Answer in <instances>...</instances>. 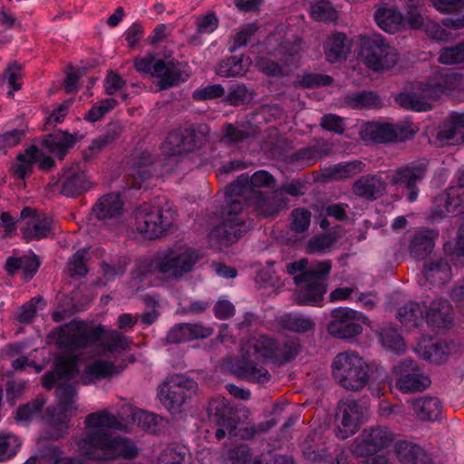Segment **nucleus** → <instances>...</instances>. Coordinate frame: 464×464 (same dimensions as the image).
Segmentation results:
<instances>
[{
	"instance_id": "f257e3e1",
	"label": "nucleus",
	"mask_w": 464,
	"mask_h": 464,
	"mask_svg": "<svg viewBox=\"0 0 464 464\" xmlns=\"http://www.w3.org/2000/svg\"><path fill=\"white\" fill-rule=\"evenodd\" d=\"M276 183L266 170L256 171L252 176L243 173L226 188L225 204L221 208V223L209 233V241L227 246L236 243L253 227L245 200L255 194H263L262 188H271Z\"/></svg>"
},
{
	"instance_id": "f03ea898",
	"label": "nucleus",
	"mask_w": 464,
	"mask_h": 464,
	"mask_svg": "<svg viewBox=\"0 0 464 464\" xmlns=\"http://www.w3.org/2000/svg\"><path fill=\"white\" fill-rule=\"evenodd\" d=\"M299 347L295 341L278 343L267 335H261L242 346L241 358L234 365L235 372L250 382L266 383L271 375L259 363H285L298 353Z\"/></svg>"
},
{
	"instance_id": "7ed1b4c3",
	"label": "nucleus",
	"mask_w": 464,
	"mask_h": 464,
	"mask_svg": "<svg viewBox=\"0 0 464 464\" xmlns=\"http://www.w3.org/2000/svg\"><path fill=\"white\" fill-rule=\"evenodd\" d=\"M75 444L79 455L90 461L130 460L139 454V448L130 439L106 429H85Z\"/></svg>"
},
{
	"instance_id": "20e7f679",
	"label": "nucleus",
	"mask_w": 464,
	"mask_h": 464,
	"mask_svg": "<svg viewBox=\"0 0 464 464\" xmlns=\"http://www.w3.org/2000/svg\"><path fill=\"white\" fill-rule=\"evenodd\" d=\"M207 411L209 420L218 427L215 431L218 440L225 438L227 433L230 438L239 437L242 440H251L256 436L267 433L278 422L273 418L256 424L237 428L240 421L238 411L224 397L210 400Z\"/></svg>"
},
{
	"instance_id": "39448f33",
	"label": "nucleus",
	"mask_w": 464,
	"mask_h": 464,
	"mask_svg": "<svg viewBox=\"0 0 464 464\" xmlns=\"http://www.w3.org/2000/svg\"><path fill=\"white\" fill-rule=\"evenodd\" d=\"M332 269V261L324 260L310 266L306 271L294 277L299 289L294 300L298 305H320L327 291V279Z\"/></svg>"
},
{
	"instance_id": "423d86ee",
	"label": "nucleus",
	"mask_w": 464,
	"mask_h": 464,
	"mask_svg": "<svg viewBox=\"0 0 464 464\" xmlns=\"http://www.w3.org/2000/svg\"><path fill=\"white\" fill-rule=\"evenodd\" d=\"M370 364L354 352L338 353L332 362L334 379L343 388L358 392L370 381Z\"/></svg>"
},
{
	"instance_id": "0eeeda50",
	"label": "nucleus",
	"mask_w": 464,
	"mask_h": 464,
	"mask_svg": "<svg viewBox=\"0 0 464 464\" xmlns=\"http://www.w3.org/2000/svg\"><path fill=\"white\" fill-rule=\"evenodd\" d=\"M456 74H441L429 79L421 88V92H401L395 101L402 108L414 111H427L432 109L430 101H437L442 94L455 88Z\"/></svg>"
},
{
	"instance_id": "6e6552de",
	"label": "nucleus",
	"mask_w": 464,
	"mask_h": 464,
	"mask_svg": "<svg viewBox=\"0 0 464 464\" xmlns=\"http://www.w3.org/2000/svg\"><path fill=\"white\" fill-rule=\"evenodd\" d=\"M135 227L149 239L167 234L174 223V212L169 208L143 203L134 210Z\"/></svg>"
},
{
	"instance_id": "1a4fd4ad",
	"label": "nucleus",
	"mask_w": 464,
	"mask_h": 464,
	"mask_svg": "<svg viewBox=\"0 0 464 464\" xmlns=\"http://www.w3.org/2000/svg\"><path fill=\"white\" fill-rule=\"evenodd\" d=\"M429 168L430 161L427 159L413 160L392 170L387 179L392 186L405 191L407 200L412 203L419 197V185L427 178Z\"/></svg>"
},
{
	"instance_id": "9d476101",
	"label": "nucleus",
	"mask_w": 464,
	"mask_h": 464,
	"mask_svg": "<svg viewBox=\"0 0 464 464\" xmlns=\"http://www.w3.org/2000/svg\"><path fill=\"white\" fill-rule=\"evenodd\" d=\"M360 55L364 64L377 72L391 69L398 62L397 51L381 34L362 36Z\"/></svg>"
},
{
	"instance_id": "9b49d317",
	"label": "nucleus",
	"mask_w": 464,
	"mask_h": 464,
	"mask_svg": "<svg viewBox=\"0 0 464 464\" xmlns=\"http://www.w3.org/2000/svg\"><path fill=\"white\" fill-rule=\"evenodd\" d=\"M198 260V254L193 249L169 248L156 253L157 274L167 280L179 281L192 270Z\"/></svg>"
},
{
	"instance_id": "f8f14e48",
	"label": "nucleus",
	"mask_w": 464,
	"mask_h": 464,
	"mask_svg": "<svg viewBox=\"0 0 464 464\" xmlns=\"http://www.w3.org/2000/svg\"><path fill=\"white\" fill-rule=\"evenodd\" d=\"M208 131V127L204 124L172 130L161 144L162 152L168 157L191 152L206 140Z\"/></svg>"
},
{
	"instance_id": "ddd939ff",
	"label": "nucleus",
	"mask_w": 464,
	"mask_h": 464,
	"mask_svg": "<svg viewBox=\"0 0 464 464\" xmlns=\"http://www.w3.org/2000/svg\"><path fill=\"white\" fill-rule=\"evenodd\" d=\"M332 320L327 324V331L334 338L352 341L362 333V324L369 319L362 313L348 307H338L331 311Z\"/></svg>"
},
{
	"instance_id": "4468645a",
	"label": "nucleus",
	"mask_w": 464,
	"mask_h": 464,
	"mask_svg": "<svg viewBox=\"0 0 464 464\" xmlns=\"http://www.w3.org/2000/svg\"><path fill=\"white\" fill-rule=\"evenodd\" d=\"M416 132L412 124L368 122L362 131V138L375 143H387L411 140Z\"/></svg>"
},
{
	"instance_id": "2eb2a0df",
	"label": "nucleus",
	"mask_w": 464,
	"mask_h": 464,
	"mask_svg": "<svg viewBox=\"0 0 464 464\" xmlns=\"http://www.w3.org/2000/svg\"><path fill=\"white\" fill-rule=\"evenodd\" d=\"M395 440L394 433L387 427H374L365 429L360 439H357L351 447L352 454L356 458H362L389 447Z\"/></svg>"
},
{
	"instance_id": "dca6fc26",
	"label": "nucleus",
	"mask_w": 464,
	"mask_h": 464,
	"mask_svg": "<svg viewBox=\"0 0 464 464\" xmlns=\"http://www.w3.org/2000/svg\"><path fill=\"white\" fill-rule=\"evenodd\" d=\"M394 372L399 376L395 385L403 393L420 392L430 385L429 376L410 358L398 362L394 366Z\"/></svg>"
},
{
	"instance_id": "f3484780",
	"label": "nucleus",
	"mask_w": 464,
	"mask_h": 464,
	"mask_svg": "<svg viewBox=\"0 0 464 464\" xmlns=\"http://www.w3.org/2000/svg\"><path fill=\"white\" fill-rule=\"evenodd\" d=\"M92 186L84 171L81 170L78 164L63 168L59 174V179L53 187L60 194L67 198H77L87 192Z\"/></svg>"
},
{
	"instance_id": "a211bd4d",
	"label": "nucleus",
	"mask_w": 464,
	"mask_h": 464,
	"mask_svg": "<svg viewBox=\"0 0 464 464\" xmlns=\"http://www.w3.org/2000/svg\"><path fill=\"white\" fill-rule=\"evenodd\" d=\"M197 382L186 376L177 375L173 377L166 385L165 395H163L162 401L164 405L172 413L181 411V406L186 400L197 389ZM164 391H161V394Z\"/></svg>"
},
{
	"instance_id": "6ab92c4d",
	"label": "nucleus",
	"mask_w": 464,
	"mask_h": 464,
	"mask_svg": "<svg viewBox=\"0 0 464 464\" xmlns=\"http://www.w3.org/2000/svg\"><path fill=\"white\" fill-rule=\"evenodd\" d=\"M362 417V408L355 400L339 402L336 413V436L345 440L354 435L359 430Z\"/></svg>"
},
{
	"instance_id": "aec40b11",
	"label": "nucleus",
	"mask_w": 464,
	"mask_h": 464,
	"mask_svg": "<svg viewBox=\"0 0 464 464\" xmlns=\"http://www.w3.org/2000/svg\"><path fill=\"white\" fill-rule=\"evenodd\" d=\"M464 209V194L458 188H449L433 198L430 209L432 222L445 218L448 214L458 215Z\"/></svg>"
},
{
	"instance_id": "412c9836",
	"label": "nucleus",
	"mask_w": 464,
	"mask_h": 464,
	"mask_svg": "<svg viewBox=\"0 0 464 464\" xmlns=\"http://www.w3.org/2000/svg\"><path fill=\"white\" fill-rule=\"evenodd\" d=\"M180 66L181 63L174 58L157 59L152 77L159 80L158 86L160 90L177 87L188 79L189 74L181 70Z\"/></svg>"
},
{
	"instance_id": "4be33fe9",
	"label": "nucleus",
	"mask_w": 464,
	"mask_h": 464,
	"mask_svg": "<svg viewBox=\"0 0 464 464\" xmlns=\"http://www.w3.org/2000/svg\"><path fill=\"white\" fill-rule=\"evenodd\" d=\"M105 329L102 324H98L92 328H86L83 325H77L73 329H70L63 336L62 342L64 346L77 350L88 347L96 343L102 338H104Z\"/></svg>"
},
{
	"instance_id": "5701e85b",
	"label": "nucleus",
	"mask_w": 464,
	"mask_h": 464,
	"mask_svg": "<svg viewBox=\"0 0 464 464\" xmlns=\"http://www.w3.org/2000/svg\"><path fill=\"white\" fill-rule=\"evenodd\" d=\"M213 333L214 329L212 327L205 326L201 323H180L175 324L167 333L165 343L176 344L197 339H204L211 336Z\"/></svg>"
},
{
	"instance_id": "b1692460",
	"label": "nucleus",
	"mask_w": 464,
	"mask_h": 464,
	"mask_svg": "<svg viewBox=\"0 0 464 464\" xmlns=\"http://www.w3.org/2000/svg\"><path fill=\"white\" fill-rule=\"evenodd\" d=\"M126 367L127 364L124 362L115 364L103 359H96L84 368L82 375V383L87 385L98 381L111 379L112 376L122 372Z\"/></svg>"
},
{
	"instance_id": "393cba45",
	"label": "nucleus",
	"mask_w": 464,
	"mask_h": 464,
	"mask_svg": "<svg viewBox=\"0 0 464 464\" xmlns=\"http://www.w3.org/2000/svg\"><path fill=\"white\" fill-rule=\"evenodd\" d=\"M352 190L360 198L374 201L384 195L386 183L380 175L367 174L353 182Z\"/></svg>"
},
{
	"instance_id": "a878e982",
	"label": "nucleus",
	"mask_w": 464,
	"mask_h": 464,
	"mask_svg": "<svg viewBox=\"0 0 464 464\" xmlns=\"http://www.w3.org/2000/svg\"><path fill=\"white\" fill-rule=\"evenodd\" d=\"M82 135L78 133L71 134L68 131L55 130L44 136L42 145L52 154L63 160L71 149L73 148Z\"/></svg>"
},
{
	"instance_id": "bb28decb",
	"label": "nucleus",
	"mask_w": 464,
	"mask_h": 464,
	"mask_svg": "<svg viewBox=\"0 0 464 464\" xmlns=\"http://www.w3.org/2000/svg\"><path fill=\"white\" fill-rule=\"evenodd\" d=\"M245 203L247 212L253 207L257 215L263 218L276 217L286 206L282 197L276 194H255L252 198L245 200Z\"/></svg>"
},
{
	"instance_id": "cd10ccee",
	"label": "nucleus",
	"mask_w": 464,
	"mask_h": 464,
	"mask_svg": "<svg viewBox=\"0 0 464 464\" xmlns=\"http://www.w3.org/2000/svg\"><path fill=\"white\" fill-rule=\"evenodd\" d=\"M155 158L148 151L140 153L134 162L130 172L125 177L126 184L132 188H140L142 184L153 174Z\"/></svg>"
},
{
	"instance_id": "c85d7f7f",
	"label": "nucleus",
	"mask_w": 464,
	"mask_h": 464,
	"mask_svg": "<svg viewBox=\"0 0 464 464\" xmlns=\"http://www.w3.org/2000/svg\"><path fill=\"white\" fill-rule=\"evenodd\" d=\"M41 262L35 254L24 255L21 256L7 257L4 269L10 276H14L18 271L22 270L23 279L30 281L37 273Z\"/></svg>"
},
{
	"instance_id": "c756f323",
	"label": "nucleus",
	"mask_w": 464,
	"mask_h": 464,
	"mask_svg": "<svg viewBox=\"0 0 464 464\" xmlns=\"http://www.w3.org/2000/svg\"><path fill=\"white\" fill-rule=\"evenodd\" d=\"M333 144L323 139H314L309 146L297 150L291 155L294 161H301L308 166L314 165L319 160L332 153Z\"/></svg>"
},
{
	"instance_id": "7c9ffc66",
	"label": "nucleus",
	"mask_w": 464,
	"mask_h": 464,
	"mask_svg": "<svg viewBox=\"0 0 464 464\" xmlns=\"http://www.w3.org/2000/svg\"><path fill=\"white\" fill-rule=\"evenodd\" d=\"M92 215L102 221L119 218L123 211V201L119 193H108L93 205Z\"/></svg>"
},
{
	"instance_id": "2f4dec72",
	"label": "nucleus",
	"mask_w": 464,
	"mask_h": 464,
	"mask_svg": "<svg viewBox=\"0 0 464 464\" xmlns=\"http://www.w3.org/2000/svg\"><path fill=\"white\" fill-rule=\"evenodd\" d=\"M441 143L464 144V113L452 112L437 133Z\"/></svg>"
},
{
	"instance_id": "473e14b6",
	"label": "nucleus",
	"mask_w": 464,
	"mask_h": 464,
	"mask_svg": "<svg viewBox=\"0 0 464 464\" xmlns=\"http://www.w3.org/2000/svg\"><path fill=\"white\" fill-rule=\"evenodd\" d=\"M439 233L434 230L416 232L410 240L409 251L411 256L418 260H424L433 251L435 240Z\"/></svg>"
},
{
	"instance_id": "72a5a7b5",
	"label": "nucleus",
	"mask_w": 464,
	"mask_h": 464,
	"mask_svg": "<svg viewBox=\"0 0 464 464\" xmlns=\"http://www.w3.org/2000/svg\"><path fill=\"white\" fill-rule=\"evenodd\" d=\"M411 409L417 418L423 421L439 420L442 405L437 397L424 396L409 400Z\"/></svg>"
},
{
	"instance_id": "f704fd0d",
	"label": "nucleus",
	"mask_w": 464,
	"mask_h": 464,
	"mask_svg": "<svg viewBox=\"0 0 464 464\" xmlns=\"http://www.w3.org/2000/svg\"><path fill=\"white\" fill-rule=\"evenodd\" d=\"M452 306L446 299H437L426 307V321L435 327L450 328L453 319Z\"/></svg>"
},
{
	"instance_id": "c9c22d12",
	"label": "nucleus",
	"mask_w": 464,
	"mask_h": 464,
	"mask_svg": "<svg viewBox=\"0 0 464 464\" xmlns=\"http://www.w3.org/2000/svg\"><path fill=\"white\" fill-rule=\"evenodd\" d=\"M53 220L47 217H33L21 227L20 231L26 241L41 240L53 234Z\"/></svg>"
},
{
	"instance_id": "e433bc0d",
	"label": "nucleus",
	"mask_w": 464,
	"mask_h": 464,
	"mask_svg": "<svg viewBox=\"0 0 464 464\" xmlns=\"http://www.w3.org/2000/svg\"><path fill=\"white\" fill-rule=\"evenodd\" d=\"M395 453L401 464H433L422 448L405 440L396 442Z\"/></svg>"
},
{
	"instance_id": "4c0bfd02",
	"label": "nucleus",
	"mask_w": 464,
	"mask_h": 464,
	"mask_svg": "<svg viewBox=\"0 0 464 464\" xmlns=\"http://www.w3.org/2000/svg\"><path fill=\"white\" fill-rule=\"evenodd\" d=\"M374 20L381 29L394 34L402 27L404 18L397 8L379 6L374 13Z\"/></svg>"
},
{
	"instance_id": "58836bf2",
	"label": "nucleus",
	"mask_w": 464,
	"mask_h": 464,
	"mask_svg": "<svg viewBox=\"0 0 464 464\" xmlns=\"http://www.w3.org/2000/svg\"><path fill=\"white\" fill-rule=\"evenodd\" d=\"M426 280L433 285H440L448 282L451 276L449 262L441 257L430 259L424 264Z\"/></svg>"
},
{
	"instance_id": "ea45409f",
	"label": "nucleus",
	"mask_w": 464,
	"mask_h": 464,
	"mask_svg": "<svg viewBox=\"0 0 464 464\" xmlns=\"http://www.w3.org/2000/svg\"><path fill=\"white\" fill-rule=\"evenodd\" d=\"M121 133V127L119 124H110L106 131L96 139L92 140L89 147L82 151L83 160L85 161L92 160L94 155L116 140L120 137Z\"/></svg>"
},
{
	"instance_id": "a19ab883",
	"label": "nucleus",
	"mask_w": 464,
	"mask_h": 464,
	"mask_svg": "<svg viewBox=\"0 0 464 464\" xmlns=\"http://www.w3.org/2000/svg\"><path fill=\"white\" fill-rule=\"evenodd\" d=\"M349 52L347 37L343 33L337 32L333 34L324 44L325 57L330 63L346 59V54Z\"/></svg>"
},
{
	"instance_id": "79ce46f5",
	"label": "nucleus",
	"mask_w": 464,
	"mask_h": 464,
	"mask_svg": "<svg viewBox=\"0 0 464 464\" xmlns=\"http://www.w3.org/2000/svg\"><path fill=\"white\" fill-rule=\"evenodd\" d=\"M426 306L416 302H409L401 307L397 313V318L405 326L417 327L424 319Z\"/></svg>"
},
{
	"instance_id": "37998d69",
	"label": "nucleus",
	"mask_w": 464,
	"mask_h": 464,
	"mask_svg": "<svg viewBox=\"0 0 464 464\" xmlns=\"http://www.w3.org/2000/svg\"><path fill=\"white\" fill-rule=\"evenodd\" d=\"M278 324L284 330L296 334H305L314 331L315 328V323L312 319L295 314H286L280 316Z\"/></svg>"
},
{
	"instance_id": "c03bdc74",
	"label": "nucleus",
	"mask_w": 464,
	"mask_h": 464,
	"mask_svg": "<svg viewBox=\"0 0 464 464\" xmlns=\"http://www.w3.org/2000/svg\"><path fill=\"white\" fill-rule=\"evenodd\" d=\"M46 400L44 396H37L35 399L20 405L16 409L14 420L16 422L30 423L34 418L40 414Z\"/></svg>"
},
{
	"instance_id": "a18cd8bd",
	"label": "nucleus",
	"mask_w": 464,
	"mask_h": 464,
	"mask_svg": "<svg viewBox=\"0 0 464 464\" xmlns=\"http://www.w3.org/2000/svg\"><path fill=\"white\" fill-rule=\"evenodd\" d=\"M339 236L336 232H326L312 237L306 244V253L319 254L330 250L334 243L337 242Z\"/></svg>"
},
{
	"instance_id": "49530a36",
	"label": "nucleus",
	"mask_w": 464,
	"mask_h": 464,
	"mask_svg": "<svg viewBox=\"0 0 464 464\" xmlns=\"http://www.w3.org/2000/svg\"><path fill=\"white\" fill-rule=\"evenodd\" d=\"M84 424L85 429H117L120 425V421L113 414L103 410L88 414L85 418Z\"/></svg>"
},
{
	"instance_id": "de8ad7c7",
	"label": "nucleus",
	"mask_w": 464,
	"mask_h": 464,
	"mask_svg": "<svg viewBox=\"0 0 464 464\" xmlns=\"http://www.w3.org/2000/svg\"><path fill=\"white\" fill-rule=\"evenodd\" d=\"M38 150L35 146H32L25 150L24 153L17 155L18 164L12 167L14 175L19 179H24L32 173L33 163L36 160V153Z\"/></svg>"
},
{
	"instance_id": "09e8293b",
	"label": "nucleus",
	"mask_w": 464,
	"mask_h": 464,
	"mask_svg": "<svg viewBox=\"0 0 464 464\" xmlns=\"http://www.w3.org/2000/svg\"><path fill=\"white\" fill-rule=\"evenodd\" d=\"M55 373L60 380L70 381L79 373L78 358L75 355L60 356L55 361Z\"/></svg>"
},
{
	"instance_id": "8fccbe9b",
	"label": "nucleus",
	"mask_w": 464,
	"mask_h": 464,
	"mask_svg": "<svg viewBox=\"0 0 464 464\" xmlns=\"http://www.w3.org/2000/svg\"><path fill=\"white\" fill-rule=\"evenodd\" d=\"M246 71L243 64V56H231L222 60L216 68L217 74L222 77L242 76Z\"/></svg>"
},
{
	"instance_id": "3c124183",
	"label": "nucleus",
	"mask_w": 464,
	"mask_h": 464,
	"mask_svg": "<svg viewBox=\"0 0 464 464\" xmlns=\"http://www.w3.org/2000/svg\"><path fill=\"white\" fill-rule=\"evenodd\" d=\"M55 395L58 403L64 412L76 410L75 398L77 396V389L74 384L69 382H61L57 385Z\"/></svg>"
},
{
	"instance_id": "603ef678",
	"label": "nucleus",
	"mask_w": 464,
	"mask_h": 464,
	"mask_svg": "<svg viewBox=\"0 0 464 464\" xmlns=\"http://www.w3.org/2000/svg\"><path fill=\"white\" fill-rule=\"evenodd\" d=\"M69 422L70 419L63 411L51 416L48 420L49 430L45 433L46 438L53 440L63 438L68 433Z\"/></svg>"
},
{
	"instance_id": "864d4df0",
	"label": "nucleus",
	"mask_w": 464,
	"mask_h": 464,
	"mask_svg": "<svg viewBox=\"0 0 464 464\" xmlns=\"http://www.w3.org/2000/svg\"><path fill=\"white\" fill-rule=\"evenodd\" d=\"M334 82L332 76L323 73L308 72L297 76L294 85L302 89H313L330 86Z\"/></svg>"
},
{
	"instance_id": "5fc2aeb1",
	"label": "nucleus",
	"mask_w": 464,
	"mask_h": 464,
	"mask_svg": "<svg viewBox=\"0 0 464 464\" xmlns=\"http://www.w3.org/2000/svg\"><path fill=\"white\" fill-rule=\"evenodd\" d=\"M130 341L117 330L105 332L102 346L110 353H120L130 349Z\"/></svg>"
},
{
	"instance_id": "6e6d98bb",
	"label": "nucleus",
	"mask_w": 464,
	"mask_h": 464,
	"mask_svg": "<svg viewBox=\"0 0 464 464\" xmlns=\"http://www.w3.org/2000/svg\"><path fill=\"white\" fill-rule=\"evenodd\" d=\"M311 16L321 22H334L338 18L337 11L328 0H319L313 4Z\"/></svg>"
},
{
	"instance_id": "4d7b16f0",
	"label": "nucleus",
	"mask_w": 464,
	"mask_h": 464,
	"mask_svg": "<svg viewBox=\"0 0 464 464\" xmlns=\"http://www.w3.org/2000/svg\"><path fill=\"white\" fill-rule=\"evenodd\" d=\"M438 61L446 65L464 63V40L440 49Z\"/></svg>"
},
{
	"instance_id": "13d9d810",
	"label": "nucleus",
	"mask_w": 464,
	"mask_h": 464,
	"mask_svg": "<svg viewBox=\"0 0 464 464\" xmlns=\"http://www.w3.org/2000/svg\"><path fill=\"white\" fill-rule=\"evenodd\" d=\"M88 250L82 248L76 251L68 263L69 276L71 277H83L88 273Z\"/></svg>"
},
{
	"instance_id": "bf43d9fd",
	"label": "nucleus",
	"mask_w": 464,
	"mask_h": 464,
	"mask_svg": "<svg viewBox=\"0 0 464 464\" xmlns=\"http://www.w3.org/2000/svg\"><path fill=\"white\" fill-rule=\"evenodd\" d=\"M46 303L42 296L33 297L23 304L16 314V320L21 324H30L36 314L37 308L44 309Z\"/></svg>"
},
{
	"instance_id": "052dcab7",
	"label": "nucleus",
	"mask_w": 464,
	"mask_h": 464,
	"mask_svg": "<svg viewBox=\"0 0 464 464\" xmlns=\"http://www.w3.org/2000/svg\"><path fill=\"white\" fill-rule=\"evenodd\" d=\"M422 356L430 362L441 363L449 356L448 345L441 341L431 343L430 345L425 346Z\"/></svg>"
},
{
	"instance_id": "680f3d73",
	"label": "nucleus",
	"mask_w": 464,
	"mask_h": 464,
	"mask_svg": "<svg viewBox=\"0 0 464 464\" xmlns=\"http://www.w3.org/2000/svg\"><path fill=\"white\" fill-rule=\"evenodd\" d=\"M364 164L362 161H351L337 164L329 169V177L334 179H346L362 171Z\"/></svg>"
},
{
	"instance_id": "e2e57ef3",
	"label": "nucleus",
	"mask_w": 464,
	"mask_h": 464,
	"mask_svg": "<svg viewBox=\"0 0 464 464\" xmlns=\"http://www.w3.org/2000/svg\"><path fill=\"white\" fill-rule=\"evenodd\" d=\"M117 105L118 102L115 99H104L99 103L92 106V108L85 113L83 119L89 122H96Z\"/></svg>"
},
{
	"instance_id": "0e129e2a",
	"label": "nucleus",
	"mask_w": 464,
	"mask_h": 464,
	"mask_svg": "<svg viewBox=\"0 0 464 464\" xmlns=\"http://www.w3.org/2000/svg\"><path fill=\"white\" fill-rule=\"evenodd\" d=\"M380 339L384 347L394 352H402L405 343L401 335L394 328L383 329L380 334Z\"/></svg>"
},
{
	"instance_id": "69168bd1",
	"label": "nucleus",
	"mask_w": 464,
	"mask_h": 464,
	"mask_svg": "<svg viewBox=\"0 0 464 464\" xmlns=\"http://www.w3.org/2000/svg\"><path fill=\"white\" fill-rule=\"evenodd\" d=\"M251 99L252 94L248 93L246 85L241 83L230 86L224 101L229 105L238 106L248 102Z\"/></svg>"
},
{
	"instance_id": "338daca9",
	"label": "nucleus",
	"mask_w": 464,
	"mask_h": 464,
	"mask_svg": "<svg viewBox=\"0 0 464 464\" xmlns=\"http://www.w3.org/2000/svg\"><path fill=\"white\" fill-rule=\"evenodd\" d=\"M290 229L295 234L305 232L311 222V212L305 208H295L291 213Z\"/></svg>"
},
{
	"instance_id": "774afa93",
	"label": "nucleus",
	"mask_w": 464,
	"mask_h": 464,
	"mask_svg": "<svg viewBox=\"0 0 464 464\" xmlns=\"http://www.w3.org/2000/svg\"><path fill=\"white\" fill-rule=\"evenodd\" d=\"M24 129H13L0 134V153L5 154L7 150L17 146L25 137Z\"/></svg>"
}]
</instances>
